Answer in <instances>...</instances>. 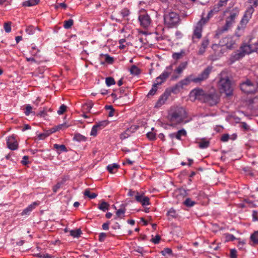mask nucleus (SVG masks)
Wrapping results in <instances>:
<instances>
[{"mask_svg":"<svg viewBox=\"0 0 258 258\" xmlns=\"http://www.w3.org/2000/svg\"><path fill=\"white\" fill-rule=\"evenodd\" d=\"M186 134V132L184 129L180 130L176 132V139L178 140H181V137H185Z\"/></svg>","mask_w":258,"mask_h":258,"instance_id":"473e14b6","label":"nucleus"},{"mask_svg":"<svg viewBox=\"0 0 258 258\" xmlns=\"http://www.w3.org/2000/svg\"><path fill=\"white\" fill-rule=\"evenodd\" d=\"M119 167V165L116 163H113L109 164L107 166V170L111 173H114V170L117 169Z\"/></svg>","mask_w":258,"mask_h":258,"instance_id":"72a5a7b5","label":"nucleus"},{"mask_svg":"<svg viewBox=\"0 0 258 258\" xmlns=\"http://www.w3.org/2000/svg\"><path fill=\"white\" fill-rule=\"evenodd\" d=\"M38 204L36 202H34L33 203L31 204V205L28 206L27 208H26L25 209H24V210L22 212V215H29L30 213H31V212L33 209H35V208L36 207V206Z\"/></svg>","mask_w":258,"mask_h":258,"instance_id":"5701e85b","label":"nucleus"},{"mask_svg":"<svg viewBox=\"0 0 258 258\" xmlns=\"http://www.w3.org/2000/svg\"><path fill=\"white\" fill-rule=\"evenodd\" d=\"M250 240L254 244H258V231H255L250 237Z\"/></svg>","mask_w":258,"mask_h":258,"instance_id":"4c0bfd02","label":"nucleus"},{"mask_svg":"<svg viewBox=\"0 0 258 258\" xmlns=\"http://www.w3.org/2000/svg\"><path fill=\"white\" fill-rule=\"evenodd\" d=\"M195 77L193 75H190L183 80L180 81L175 86L172 88V91L174 93L179 92L184 86L189 85L191 82H194Z\"/></svg>","mask_w":258,"mask_h":258,"instance_id":"20e7f679","label":"nucleus"},{"mask_svg":"<svg viewBox=\"0 0 258 258\" xmlns=\"http://www.w3.org/2000/svg\"><path fill=\"white\" fill-rule=\"evenodd\" d=\"M225 238L227 241H232L236 239L235 237L232 234H227Z\"/></svg>","mask_w":258,"mask_h":258,"instance_id":"5fc2aeb1","label":"nucleus"},{"mask_svg":"<svg viewBox=\"0 0 258 258\" xmlns=\"http://www.w3.org/2000/svg\"><path fill=\"white\" fill-rule=\"evenodd\" d=\"M105 109L106 110H109L108 116L112 117L114 115V109L112 105H105Z\"/></svg>","mask_w":258,"mask_h":258,"instance_id":"a19ab883","label":"nucleus"},{"mask_svg":"<svg viewBox=\"0 0 258 258\" xmlns=\"http://www.w3.org/2000/svg\"><path fill=\"white\" fill-rule=\"evenodd\" d=\"M160 239V236L157 235L152 239V242L155 244H158L159 243Z\"/></svg>","mask_w":258,"mask_h":258,"instance_id":"0e129e2a","label":"nucleus"},{"mask_svg":"<svg viewBox=\"0 0 258 258\" xmlns=\"http://www.w3.org/2000/svg\"><path fill=\"white\" fill-rule=\"evenodd\" d=\"M106 237V234L105 233H100L99 235V240L100 241H104V239Z\"/></svg>","mask_w":258,"mask_h":258,"instance_id":"69168bd1","label":"nucleus"},{"mask_svg":"<svg viewBox=\"0 0 258 258\" xmlns=\"http://www.w3.org/2000/svg\"><path fill=\"white\" fill-rule=\"evenodd\" d=\"M230 258H237V251L235 249H232L230 250Z\"/></svg>","mask_w":258,"mask_h":258,"instance_id":"680f3d73","label":"nucleus"},{"mask_svg":"<svg viewBox=\"0 0 258 258\" xmlns=\"http://www.w3.org/2000/svg\"><path fill=\"white\" fill-rule=\"evenodd\" d=\"M229 138V136L228 134H224L221 136V140L222 142H227L228 141Z\"/></svg>","mask_w":258,"mask_h":258,"instance_id":"e2e57ef3","label":"nucleus"},{"mask_svg":"<svg viewBox=\"0 0 258 258\" xmlns=\"http://www.w3.org/2000/svg\"><path fill=\"white\" fill-rule=\"evenodd\" d=\"M161 253L164 256L170 255L172 254V250L169 248H166L161 251Z\"/></svg>","mask_w":258,"mask_h":258,"instance_id":"8fccbe9b","label":"nucleus"},{"mask_svg":"<svg viewBox=\"0 0 258 258\" xmlns=\"http://www.w3.org/2000/svg\"><path fill=\"white\" fill-rule=\"evenodd\" d=\"M195 204V202L192 201L190 198H187L184 202V204L188 207H192Z\"/></svg>","mask_w":258,"mask_h":258,"instance_id":"a18cd8bd","label":"nucleus"},{"mask_svg":"<svg viewBox=\"0 0 258 258\" xmlns=\"http://www.w3.org/2000/svg\"><path fill=\"white\" fill-rule=\"evenodd\" d=\"M29 157L27 156H24L23 157L21 163L23 165H26L29 163Z\"/></svg>","mask_w":258,"mask_h":258,"instance_id":"052dcab7","label":"nucleus"},{"mask_svg":"<svg viewBox=\"0 0 258 258\" xmlns=\"http://www.w3.org/2000/svg\"><path fill=\"white\" fill-rule=\"evenodd\" d=\"M152 131L149 132L147 134V137L150 140H155L156 139V133L153 132L154 130V128H152Z\"/></svg>","mask_w":258,"mask_h":258,"instance_id":"58836bf2","label":"nucleus"},{"mask_svg":"<svg viewBox=\"0 0 258 258\" xmlns=\"http://www.w3.org/2000/svg\"><path fill=\"white\" fill-rule=\"evenodd\" d=\"M245 55L243 54L241 51L240 49H239L237 50L236 51H235L231 55L230 57V60L232 61V62H233L236 60H238L242 58Z\"/></svg>","mask_w":258,"mask_h":258,"instance_id":"6ab92c4d","label":"nucleus"},{"mask_svg":"<svg viewBox=\"0 0 258 258\" xmlns=\"http://www.w3.org/2000/svg\"><path fill=\"white\" fill-rule=\"evenodd\" d=\"M206 93L202 89L197 88L192 90L189 93V97L192 101L199 100L203 102Z\"/></svg>","mask_w":258,"mask_h":258,"instance_id":"0eeeda50","label":"nucleus"},{"mask_svg":"<svg viewBox=\"0 0 258 258\" xmlns=\"http://www.w3.org/2000/svg\"><path fill=\"white\" fill-rule=\"evenodd\" d=\"M209 44V40L207 37H205L201 43V45L199 47V49L198 52L199 55H203L206 51V49Z\"/></svg>","mask_w":258,"mask_h":258,"instance_id":"f3484780","label":"nucleus"},{"mask_svg":"<svg viewBox=\"0 0 258 258\" xmlns=\"http://www.w3.org/2000/svg\"><path fill=\"white\" fill-rule=\"evenodd\" d=\"M74 21L72 19H69L67 21H64L63 27L65 29H69L73 25Z\"/></svg>","mask_w":258,"mask_h":258,"instance_id":"c03bdc74","label":"nucleus"},{"mask_svg":"<svg viewBox=\"0 0 258 258\" xmlns=\"http://www.w3.org/2000/svg\"><path fill=\"white\" fill-rule=\"evenodd\" d=\"M241 126L245 131H247L249 129V126L245 122L241 123Z\"/></svg>","mask_w":258,"mask_h":258,"instance_id":"774afa93","label":"nucleus"},{"mask_svg":"<svg viewBox=\"0 0 258 258\" xmlns=\"http://www.w3.org/2000/svg\"><path fill=\"white\" fill-rule=\"evenodd\" d=\"M109 124V121L107 120H103L98 122H96L95 124V126L99 129V130H101L106 126Z\"/></svg>","mask_w":258,"mask_h":258,"instance_id":"bb28decb","label":"nucleus"},{"mask_svg":"<svg viewBox=\"0 0 258 258\" xmlns=\"http://www.w3.org/2000/svg\"><path fill=\"white\" fill-rule=\"evenodd\" d=\"M61 185V183H57L55 185H54L53 187V191L54 192H56L57 190L60 187Z\"/></svg>","mask_w":258,"mask_h":258,"instance_id":"338daca9","label":"nucleus"},{"mask_svg":"<svg viewBox=\"0 0 258 258\" xmlns=\"http://www.w3.org/2000/svg\"><path fill=\"white\" fill-rule=\"evenodd\" d=\"M105 60L108 63H112L113 62V58L108 54H106L105 55Z\"/></svg>","mask_w":258,"mask_h":258,"instance_id":"4d7b16f0","label":"nucleus"},{"mask_svg":"<svg viewBox=\"0 0 258 258\" xmlns=\"http://www.w3.org/2000/svg\"><path fill=\"white\" fill-rule=\"evenodd\" d=\"M82 233L81 230L80 229L72 230L70 231V234L74 237H78Z\"/></svg>","mask_w":258,"mask_h":258,"instance_id":"79ce46f5","label":"nucleus"},{"mask_svg":"<svg viewBox=\"0 0 258 258\" xmlns=\"http://www.w3.org/2000/svg\"><path fill=\"white\" fill-rule=\"evenodd\" d=\"M234 22V20L228 17L226 20L225 24L221 28L218 29L216 31L217 35H220L222 33L227 31Z\"/></svg>","mask_w":258,"mask_h":258,"instance_id":"dca6fc26","label":"nucleus"},{"mask_svg":"<svg viewBox=\"0 0 258 258\" xmlns=\"http://www.w3.org/2000/svg\"><path fill=\"white\" fill-rule=\"evenodd\" d=\"M228 39H229L230 41L229 42H227L225 45L227 48L231 49L233 47V45L235 44V42L233 41L231 38H228Z\"/></svg>","mask_w":258,"mask_h":258,"instance_id":"6e6d98bb","label":"nucleus"},{"mask_svg":"<svg viewBox=\"0 0 258 258\" xmlns=\"http://www.w3.org/2000/svg\"><path fill=\"white\" fill-rule=\"evenodd\" d=\"M208 22V19L202 18L196 25L192 36L193 41L195 39H200L202 37L203 26Z\"/></svg>","mask_w":258,"mask_h":258,"instance_id":"423d86ee","label":"nucleus"},{"mask_svg":"<svg viewBox=\"0 0 258 258\" xmlns=\"http://www.w3.org/2000/svg\"><path fill=\"white\" fill-rule=\"evenodd\" d=\"M138 20L141 26L145 28H148L151 24V19L150 16L144 10L140 11Z\"/></svg>","mask_w":258,"mask_h":258,"instance_id":"6e6552de","label":"nucleus"},{"mask_svg":"<svg viewBox=\"0 0 258 258\" xmlns=\"http://www.w3.org/2000/svg\"><path fill=\"white\" fill-rule=\"evenodd\" d=\"M258 48V44L255 43L253 45L244 44L242 45L240 47V50L245 55L248 54L254 51Z\"/></svg>","mask_w":258,"mask_h":258,"instance_id":"f8f14e48","label":"nucleus"},{"mask_svg":"<svg viewBox=\"0 0 258 258\" xmlns=\"http://www.w3.org/2000/svg\"><path fill=\"white\" fill-rule=\"evenodd\" d=\"M220 7L221 6H220L218 4L214 6L213 8L208 13V16L206 18V19H208V21L209 20V18L213 16L214 14L219 11Z\"/></svg>","mask_w":258,"mask_h":258,"instance_id":"a878e982","label":"nucleus"},{"mask_svg":"<svg viewBox=\"0 0 258 258\" xmlns=\"http://www.w3.org/2000/svg\"><path fill=\"white\" fill-rule=\"evenodd\" d=\"M99 131V129L97 127V126H95L94 124L93 127H92L91 132H90V135L92 136H96L97 134V132Z\"/></svg>","mask_w":258,"mask_h":258,"instance_id":"09e8293b","label":"nucleus"},{"mask_svg":"<svg viewBox=\"0 0 258 258\" xmlns=\"http://www.w3.org/2000/svg\"><path fill=\"white\" fill-rule=\"evenodd\" d=\"M105 83L108 87H110L115 84L114 79L112 77H107L105 79Z\"/></svg>","mask_w":258,"mask_h":258,"instance_id":"37998d69","label":"nucleus"},{"mask_svg":"<svg viewBox=\"0 0 258 258\" xmlns=\"http://www.w3.org/2000/svg\"><path fill=\"white\" fill-rule=\"evenodd\" d=\"M157 90V85L156 84H154L152 89L150 90L148 94V96L154 95Z\"/></svg>","mask_w":258,"mask_h":258,"instance_id":"49530a36","label":"nucleus"},{"mask_svg":"<svg viewBox=\"0 0 258 258\" xmlns=\"http://www.w3.org/2000/svg\"><path fill=\"white\" fill-rule=\"evenodd\" d=\"M132 134V131L130 129H127L120 135V138L121 140H124L129 137Z\"/></svg>","mask_w":258,"mask_h":258,"instance_id":"c9c22d12","label":"nucleus"},{"mask_svg":"<svg viewBox=\"0 0 258 258\" xmlns=\"http://www.w3.org/2000/svg\"><path fill=\"white\" fill-rule=\"evenodd\" d=\"M218 100V96L215 93H206L203 102L213 106L217 103Z\"/></svg>","mask_w":258,"mask_h":258,"instance_id":"ddd939ff","label":"nucleus"},{"mask_svg":"<svg viewBox=\"0 0 258 258\" xmlns=\"http://www.w3.org/2000/svg\"><path fill=\"white\" fill-rule=\"evenodd\" d=\"M120 207L121 208L117 210L116 212V217L115 218V219H117L118 218H122L124 217V214L126 211L125 205L122 204Z\"/></svg>","mask_w":258,"mask_h":258,"instance_id":"4be33fe9","label":"nucleus"},{"mask_svg":"<svg viewBox=\"0 0 258 258\" xmlns=\"http://www.w3.org/2000/svg\"><path fill=\"white\" fill-rule=\"evenodd\" d=\"M53 147L56 149V152L58 154H60L62 152H67L66 147L64 145H58L55 144Z\"/></svg>","mask_w":258,"mask_h":258,"instance_id":"b1692460","label":"nucleus"},{"mask_svg":"<svg viewBox=\"0 0 258 258\" xmlns=\"http://www.w3.org/2000/svg\"><path fill=\"white\" fill-rule=\"evenodd\" d=\"M109 207V205L107 202L101 201L100 204L98 205V208L103 212H105L108 210Z\"/></svg>","mask_w":258,"mask_h":258,"instance_id":"c85d7f7f","label":"nucleus"},{"mask_svg":"<svg viewBox=\"0 0 258 258\" xmlns=\"http://www.w3.org/2000/svg\"><path fill=\"white\" fill-rule=\"evenodd\" d=\"M4 28L5 31L7 33L10 32L11 31V23H5L4 24Z\"/></svg>","mask_w":258,"mask_h":258,"instance_id":"864d4df0","label":"nucleus"},{"mask_svg":"<svg viewBox=\"0 0 258 258\" xmlns=\"http://www.w3.org/2000/svg\"><path fill=\"white\" fill-rule=\"evenodd\" d=\"M32 107L30 104L27 105L25 111V114L26 115L28 116L29 114H30L32 111Z\"/></svg>","mask_w":258,"mask_h":258,"instance_id":"603ef678","label":"nucleus"},{"mask_svg":"<svg viewBox=\"0 0 258 258\" xmlns=\"http://www.w3.org/2000/svg\"><path fill=\"white\" fill-rule=\"evenodd\" d=\"M186 116V111L183 108L176 107L169 110L167 119L172 125H176L182 122Z\"/></svg>","mask_w":258,"mask_h":258,"instance_id":"f257e3e1","label":"nucleus"},{"mask_svg":"<svg viewBox=\"0 0 258 258\" xmlns=\"http://www.w3.org/2000/svg\"><path fill=\"white\" fill-rule=\"evenodd\" d=\"M31 54L33 55H36L39 52V50L36 48V46H32L31 50L30 51Z\"/></svg>","mask_w":258,"mask_h":258,"instance_id":"13d9d810","label":"nucleus"},{"mask_svg":"<svg viewBox=\"0 0 258 258\" xmlns=\"http://www.w3.org/2000/svg\"><path fill=\"white\" fill-rule=\"evenodd\" d=\"M66 108H67V106L65 105H64V104L61 105L59 107L58 110L57 111V113L59 115L62 114L65 112Z\"/></svg>","mask_w":258,"mask_h":258,"instance_id":"3c124183","label":"nucleus"},{"mask_svg":"<svg viewBox=\"0 0 258 258\" xmlns=\"http://www.w3.org/2000/svg\"><path fill=\"white\" fill-rule=\"evenodd\" d=\"M168 96L166 95L165 93L162 95L159 99L158 101L155 105L156 107H160L162 105L167 99Z\"/></svg>","mask_w":258,"mask_h":258,"instance_id":"cd10ccee","label":"nucleus"},{"mask_svg":"<svg viewBox=\"0 0 258 258\" xmlns=\"http://www.w3.org/2000/svg\"><path fill=\"white\" fill-rule=\"evenodd\" d=\"M74 140L78 142L86 141V138L80 134H76L74 137Z\"/></svg>","mask_w":258,"mask_h":258,"instance_id":"e433bc0d","label":"nucleus"},{"mask_svg":"<svg viewBox=\"0 0 258 258\" xmlns=\"http://www.w3.org/2000/svg\"><path fill=\"white\" fill-rule=\"evenodd\" d=\"M135 199L138 202L141 203L143 206L150 205V199L148 197L145 196L144 194H140L137 192L135 195Z\"/></svg>","mask_w":258,"mask_h":258,"instance_id":"2eb2a0df","label":"nucleus"},{"mask_svg":"<svg viewBox=\"0 0 258 258\" xmlns=\"http://www.w3.org/2000/svg\"><path fill=\"white\" fill-rule=\"evenodd\" d=\"M167 215L173 218H175L177 217V213L175 209L171 208L167 212Z\"/></svg>","mask_w":258,"mask_h":258,"instance_id":"ea45409f","label":"nucleus"},{"mask_svg":"<svg viewBox=\"0 0 258 258\" xmlns=\"http://www.w3.org/2000/svg\"><path fill=\"white\" fill-rule=\"evenodd\" d=\"M196 143L201 149H205L209 146L210 142L209 141L206 140L204 139H201L200 141H196Z\"/></svg>","mask_w":258,"mask_h":258,"instance_id":"393cba45","label":"nucleus"},{"mask_svg":"<svg viewBox=\"0 0 258 258\" xmlns=\"http://www.w3.org/2000/svg\"><path fill=\"white\" fill-rule=\"evenodd\" d=\"M212 67L208 66L198 76L195 77L194 83L198 84L206 80L212 72Z\"/></svg>","mask_w":258,"mask_h":258,"instance_id":"1a4fd4ad","label":"nucleus"},{"mask_svg":"<svg viewBox=\"0 0 258 258\" xmlns=\"http://www.w3.org/2000/svg\"><path fill=\"white\" fill-rule=\"evenodd\" d=\"M69 126V125H67L66 123H62L58 125L55 127H54L51 129V132L50 133H42L38 135V138L39 140H44L47 137H48L50 134L53 133L55 132L56 131H59L61 129H64L68 127Z\"/></svg>","mask_w":258,"mask_h":258,"instance_id":"4468645a","label":"nucleus"},{"mask_svg":"<svg viewBox=\"0 0 258 258\" xmlns=\"http://www.w3.org/2000/svg\"><path fill=\"white\" fill-rule=\"evenodd\" d=\"M7 145L11 150H16L18 148L19 144L16 139V136L13 135L7 138Z\"/></svg>","mask_w":258,"mask_h":258,"instance_id":"9b49d317","label":"nucleus"},{"mask_svg":"<svg viewBox=\"0 0 258 258\" xmlns=\"http://www.w3.org/2000/svg\"><path fill=\"white\" fill-rule=\"evenodd\" d=\"M248 107L251 110H256L258 109V98L255 97L249 100Z\"/></svg>","mask_w":258,"mask_h":258,"instance_id":"aec40b11","label":"nucleus"},{"mask_svg":"<svg viewBox=\"0 0 258 258\" xmlns=\"http://www.w3.org/2000/svg\"><path fill=\"white\" fill-rule=\"evenodd\" d=\"M165 25L169 28L175 27L179 23V15L175 12H166L164 15Z\"/></svg>","mask_w":258,"mask_h":258,"instance_id":"7ed1b4c3","label":"nucleus"},{"mask_svg":"<svg viewBox=\"0 0 258 258\" xmlns=\"http://www.w3.org/2000/svg\"><path fill=\"white\" fill-rule=\"evenodd\" d=\"M253 12V9L252 7L249 8L246 10L244 15L243 16L242 19L240 21V26H238L237 27L238 29L240 30V29H243L245 27L249 19L251 18V15Z\"/></svg>","mask_w":258,"mask_h":258,"instance_id":"9d476101","label":"nucleus"},{"mask_svg":"<svg viewBox=\"0 0 258 258\" xmlns=\"http://www.w3.org/2000/svg\"><path fill=\"white\" fill-rule=\"evenodd\" d=\"M187 66V62L184 61L182 62L174 70V73L178 75H180L182 73L183 70H184Z\"/></svg>","mask_w":258,"mask_h":258,"instance_id":"412c9836","label":"nucleus"},{"mask_svg":"<svg viewBox=\"0 0 258 258\" xmlns=\"http://www.w3.org/2000/svg\"><path fill=\"white\" fill-rule=\"evenodd\" d=\"M184 53V50H181L180 52L173 53L172 54V57L174 59L178 60L180 59L183 56Z\"/></svg>","mask_w":258,"mask_h":258,"instance_id":"2f4dec72","label":"nucleus"},{"mask_svg":"<svg viewBox=\"0 0 258 258\" xmlns=\"http://www.w3.org/2000/svg\"><path fill=\"white\" fill-rule=\"evenodd\" d=\"M130 72L133 75L137 76L140 74L141 70L136 66L133 65L131 67Z\"/></svg>","mask_w":258,"mask_h":258,"instance_id":"c756f323","label":"nucleus"},{"mask_svg":"<svg viewBox=\"0 0 258 258\" xmlns=\"http://www.w3.org/2000/svg\"><path fill=\"white\" fill-rule=\"evenodd\" d=\"M26 32L29 35L33 34L35 32V28L32 26H28L26 29Z\"/></svg>","mask_w":258,"mask_h":258,"instance_id":"de8ad7c7","label":"nucleus"},{"mask_svg":"<svg viewBox=\"0 0 258 258\" xmlns=\"http://www.w3.org/2000/svg\"><path fill=\"white\" fill-rule=\"evenodd\" d=\"M258 88V85L255 82H252L249 80L240 84V89L242 92L247 94L255 93Z\"/></svg>","mask_w":258,"mask_h":258,"instance_id":"39448f33","label":"nucleus"},{"mask_svg":"<svg viewBox=\"0 0 258 258\" xmlns=\"http://www.w3.org/2000/svg\"><path fill=\"white\" fill-rule=\"evenodd\" d=\"M165 81H166L165 80H163V78L159 76L156 79V82L155 84H156L157 85H159L162 84Z\"/></svg>","mask_w":258,"mask_h":258,"instance_id":"bf43d9fd","label":"nucleus"},{"mask_svg":"<svg viewBox=\"0 0 258 258\" xmlns=\"http://www.w3.org/2000/svg\"><path fill=\"white\" fill-rule=\"evenodd\" d=\"M173 71V65L171 64L167 67L163 72L159 76L160 77L165 80V81L168 78L169 75L171 74Z\"/></svg>","mask_w":258,"mask_h":258,"instance_id":"a211bd4d","label":"nucleus"},{"mask_svg":"<svg viewBox=\"0 0 258 258\" xmlns=\"http://www.w3.org/2000/svg\"><path fill=\"white\" fill-rule=\"evenodd\" d=\"M218 85L221 93H224L227 96L232 95L233 88L228 77L221 78Z\"/></svg>","mask_w":258,"mask_h":258,"instance_id":"f03ea898","label":"nucleus"},{"mask_svg":"<svg viewBox=\"0 0 258 258\" xmlns=\"http://www.w3.org/2000/svg\"><path fill=\"white\" fill-rule=\"evenodd\" d=\"M39 2V0H28L23 3V5L25 7L34 6Z\"/></svg>","mask_w":258,"mask_h":258,"instance_id":"7c9ffc66","label":"nucleus"},{"mask_svg":"<svg viewBox=\"0 0 258 258\" xmlns=\"http://www.w3.org/2000/svg\"><path fill=\"white\" fill-rule=\"evenodd\" d=\"M84 195L85 196L88 197L90 199H95L97 195L94 192H90V190L89 189H86L84 192Z\"/></svg>","mask_w":258,"mask_h":258,"instance_id":"f704fd0d","label":"nucleus"}]
</instances>
